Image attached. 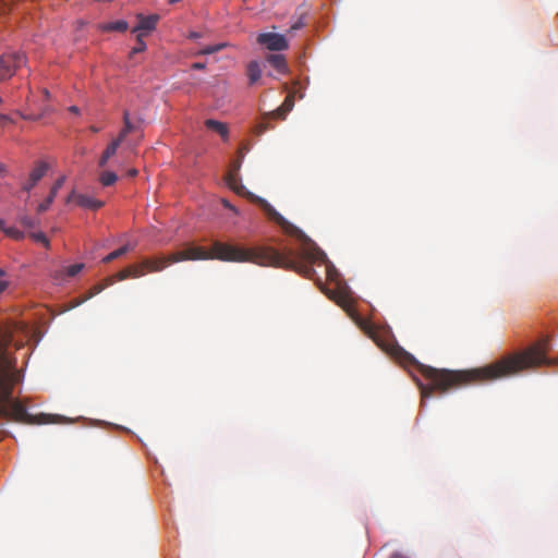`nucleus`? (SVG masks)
<instances>
[{
	"label": "nucleus",
	"instance_id": "nucleus-1",
	"mask_svg": "<svg viewBox=\"0 0 558 558\" xmlns=\"http://www.w3.org/2000/svg\"><path fill=\"white\" fill-rule=\"evenodd\" d=\"M350 315L351 322L378 347L391 354L401 365L415 367L429 381L428 385L418 383L423 400L430 398L434 391L446 393L462 386L484 384L542 365L554 366L558 364L557 359L547 357V353L550 351V341L548 338H543L521 352L502 356L482 367L465 371L438 369L420 363L404 349L391 343L385 329L357 313L352 299Z\"/></svg>",
	"mask_w": 558,
	"mask_h": 558
},
{
	"label": "nucleus",
	"instance_id": "nucleus-2",
	"mask_svg": "<svg viewBox=\"0 0 558 558\" xmlns=\"http://www.w3.org/2000/svg\"><path fill=\"white\" fill-rule=\"evenodd\" d=\"M241 162V159L232 160L229 166L225 175V181L229 189L235 194L244 196L257 204L269 220L277 223L287 234L298 240L299 248L298 252H295L296 256L322 270L326 281V294L349 315V290L345 283L341 281L338 270L327 259L326 254L302 230L290 223L266 199L246 190L239 177Z\"/></svg>",
	"mask_w": 558,
	"mask_h": 558
},
{
	"label": "nucleus",
	"instance_id": "nucleus-3",
	"mask_svg": "<svg viewBox=\"0 0 558 558\" xmlns=\"http://www.w3.org/2000/svg\"><path fill=\"white\" fill-rule=\"evenodd\" d=\"M161 258L166 260V267L182 260L219 259L234 263L250 262L260 266H274L293 270L319 283L323 281V276L317 272L316 266L299 258L291 248L284 252L266 246L245 248L215 241L209 251L202 246H189L182 251L161 256Z\"/></svg>",
	"mask_w": 558,
	"mask_h": 558
},
{
	"label": "nucleus",
	"instance_id": "nucleus-4",
	"mask_svg": "<svg viewBox=\"0 0 558 558\" xmlns=\"http://www.w3.org/2000/svg\"><path fill=\"white\" fill-rule=\"evenodd\" d=\"M19 380V374L13 363L5 356L0 357V417H7L21 423H29L26 408L12 399L13 386Z\"/></svg>",
	"mask_w": 558,
	"mask_h": 558
},
{
	"label": "nucleus",
	"instance_id": "nucleus-5",
	"mask_svg": "<svg viewBox=\"0 0 558 558\" xmlns=\"http://www.w3.org/2000/svg\"><path fill=\"white\" fill-rule=\"evenodd\" d=\"M166 268V260L161 256L144 258L138 264H133L117 272L113 278L122 281L129 278H141L148 272H159Z\"/></svg>",
	"mask_w": 558,
	"mask_h": 558
},
{
	"label": "nucleus",
	"instance_id": "nucleus-6",
	"mask_svg": "<svg viewBox=\"0 0 558 558\" xmlns=\"http://www.w3.org/2000/svg\"><path fill=\"white\" fill-rule=\"evenodd\" d=\"M25 63V57L19 52L3 53L0 58V82L10 78Z\"/></svg>",
	"mask_w": 558,
	"mask_h": 558
},
{
	"label": "nucleus",
	"instance_id": "nucleus-7",
	"mask_svg": "<svg viewBox=\"0 0 558 558\" xmlns=\"http://www.w3.org/2000/svg\"><path fill=\"white\" fill-rule=\"evenodd\" d=\"M256 41L270 51H283L289 48L286 37L277 33H260Z\"/></svg>",
	"mask_w": 558,
	"mask_h": 558
},
{
	"label": "nucleus",
	"instance_id": "nucleus-8",
	"mask_svg": "<svg viewBox=\"0 0 558 558\" xmlns=\"http://www.w3.org/2000/svg\"><path fill=\"white\" fill-rule=\"evenodd\" d=\"M72 201H75L80 207L90 210H97L105 205L100 199H96L86 194H77L74 191L66 197L65 203L69 204Z\"/></svg>",
	"mask_w": 558,
	"mask_h": 558
},
{
	"label": "nucleus",
	"instance_id": "nucleus-9",
	"mask_svg": "<svg viewBox=\"0 0 558 558\" xmlns=\"http://www.w3.org/2000/svg\"><path fill=\"white\" fill-rule=\"evenodd\" d=\"M158 20L159 16L155 14L148 16L138 15V24L133 27L132 33H143L145 36H147L149 32L155 29Z\"/></svg>",
	"mask_w": 558,
	"mask_h": 558
},
{
	"label": "nucleus",
	"instance_id": "nucleus-10",
	"mask_svg": "<svg viewBox=\"0 0 558 558\" xmlns=\"http://www.w3.org/2000/svg\"><path fill=\"white\" fill-rule=\"evenodd\" d=\"M64 181H65V178L64 177H60L53 183V185L51 186L49 195L47 196V198L38 205L37 213H39V214L45 213L50 207V205L52 204V202H53L54 197L57 196L59 190L64 184Z\"/></svg>",
	"mask_w": 558,
	"mask_h": 558
},
{
	"label": "nucleus",
	"instance_id": "nucleus-11",
	"mask_svg": "<svg viewBox=\"0 0 558 558\" xmlns=\"http://www.w3.org/2000/svg\"><path fill=\"white\" fill-rule=\"evenodd\" d=\"M123 123H124V126L123 129L120 131L118 137L123 142L125 140V137L130 134V133H133V132H138L141 131V121H137V122H132L131 119H130V113L129 111H124L123 113Z\"/></svg>",
	"mask_w": 558,
	"mask_h": 558
},
{
	"label": "nucleus",
	"instance_id": "nucleus-12",
	"mask_svg": "<svg viewBox=\"0 0 558 558\" xmlns=\"http://www.w3.org/2000/svg\"><path fill=\"white\" fill-rule=\"evenodd\" d=\"M96 28L100 32H118L123 33L129 28V24L124 20L108 22V23H99L96 25Z\"/></svg>",
	"mask_w": 558,
	"mask_h": 558
},
{
	"label": "nucleus",
	"instance_id": "nucleus-13",
	"mask_svg": "<svg viewBox=\"0 0 558 558\" xmlns=\"http://www.w3.org/2000/svg\"><path fill=\"white\" fill-rule=\"evenodd\" d=\"M266 60L278 73L284 74L288 72L287 60L282 54H268Z\"/></svg>",
	"mask_w": 558,
	"mask_h": 558
},
{
	"label": "nucleus",
	"instance_id": "nucleus-14",
	"mask_svg": "<svg viewBox=\"0 0 558 558\" xmlns=\"http://www.w3.org/2000/svg\"><path fill=\"white\" fill-rule=\"evenodd\" d=\"M205 126L211 131L218 133L223 141H228L229 138V128L226 123L220 122L214 119H207L205 121Z\"/></svg>",
	"mask_w": 558,
	"mask_h": 558
},
{
	"label": "nucleus",
	"instance_id": "nucleus-15",
	"mask_svg": "<svg viewBox=\"0 0 558 558\" xmlns=\"http://www.w3.org/2000/svg\"><path fill=\"white\" fill-rule=\"evenodd\" d=\"M246 75H247L250 85H254L260 80L262 70H260L259 63L257 61H251L246 65Z\"/></svg>",
	"mask_w": 558,
	"mask_h": 558
},
{
	"label": "nucleus",
	"instance_id": "nucleus-16",
	"mask_svg": "<svg viewBox=\"0 0 558 558\" xmlns=\"http://www.w3.org/2000/svg\"><path fill=\"white\" fill-rule=\"evenodd\" d=\"M114 278L113 276L112 277H108L105 279V281L102 283H97L95 286H93L89 291L84 295V300H89L92 299L93 296L97 295L98 293H100L105 288H107L108 286H111L114 283Z\"/></svg>",
	"mask_w": 558,
	"mask_h": 558
},
{
	"label": "nucleus",
	"instance_id": "nucleus-17",
	"mask_svg": "<svg viewBox=\"0 0 558 558\" xmlns=\"http://www.w3.org/2000/svg\"><path fill=\"white\" fill-rule=\"evenodd\" d=\"M48 165L46 162H38L36 167L29 173L31 181L37 183L47 172Z\"/></svg>",
	"mask_w": 558,
	"mask_h": 558
},
{
	"label": "nucleus",
	"instance_id": "nucleus-18",
	"mask_svg": "<svg viewBox=\"0 0 558 558\" xmlns=\"http://www.w3.org/2000/svg\"><path fill=\"white\" fill-rule=\"evenodd\" d=\"M133 248V246H131L130 244H125L123 246H121L120 248L109 253L107 256H105L102 258V262L108 264L121 256H123L124 254H126L129 251H131Z\"/></svg>",
	"mask_w": 558,
	"mask_h": 558
},
{
	"label": "nucleus",
	"instance_id": "nucleus-19",
	"mask_svg": "<svg viewBox=\"0 0 558 558\" xmlns=\"http://www.w3.org/2000/svg\"><path fill=\"white\" fill-rule=\"evenodd\" d=\"M117 180L118 177L112 171H104L99 177V181L104 186H110L114 184Z\"/></svg>",
	"mask_w": 558,
	"mask_h": 558
},
{
	"label": "nucleus",
	"instance_id": "nucleus-20",
	"mask_svg": "<svg viewBox=\"0 0 558 558\" xmlns=\"http://www.w3.org/2000/svg\"><path fill=\"white\" fill-rule=\"evenodd\" d=\"M145 35L143 33L136 34V45L131 50V56L143 52L146 49V43L144 41Z\"/></svg>",
	"mask_w": 558,
	"mask_h": 558
},
{
	"label": "nucleus",
	"instance_id": "nucleus-21",
	"mask_svg": "<svg viewBox=\"0 0 558 558\" xmlns=\"http://www.w3.org/2000/svg\"><path fill=\"white\" fill-rule=\"evenodd\" d=\"M121 143H122V141L117 136V138H114L110 144H108V146L106 147V149L104 150L102 154H105L106 156L111 158L113 155H116Z\"/></svg>",
	"mask_w": 558,
	"mask_h": 558
},
{
	"label": "nucleus",
	"instance_id": "nucleus-22",
	"mask_svg": "<svg viewBox=\"0 0 558 558\" xmlns=\"http://www.w3.org/2000/svg\"><path fill=\"white\" fill-rule=\"evenodd\" d=\"M3 232L9 238H11L13 240H16V241L23 240L24 236H25V233L23 231H20L16 228H13V227H10V228H5L4 227Z\"/></svg>",
	"mask_w": 558,
	"mask_h": 558
},
{
	"label": "nucleus",
	"instance_id": "nucleus-23",
	"mask_svg": "<svg viewBox=\"0 0 558 558\" xmlns=\"http://www.w3.org/2000/svg\"><path fill=\"white\" fill-rule=\"evenodd\" d=\"M287 114H288V111H286L282 108V106H280L277 109L272 110L271 112L266 113L265 118L284 120Z\"/></svg>",
	"mask_w": 558,
	"mask_h": 558
},
{
	"label": "nucleus",
	"instance_id": "nucleus-24",
	"mask_svg": "<svg viewBox=\"0 0 558 558\" xmlns=\"http://www.w3.org/2000/svg\"><path fill=\"white\" fill-rule=\"evenodd\" d=\"M29 236H31L34 241L41 243L46 248H49V247H50V242H49V240L47 239V236L45 235V233H43V232H32V233L29 234Z\"/></svg>",
	"mask_w": 558,
	"mask_h": 558
},
{
	"label": "nucleus",
	"instance_id": "nucleus-25",
	"mask_svg": "<svg viewBox=\"0 0 558 558\" xmlns=\"http://www.w3.org/2000/svg\"><path fill=\"white\" fill-rule=\"evenodd\" d=\"M84 268V264H74L64 268V271L68 277L76 276Z\"/></svg>",
	"mask_w": 558,
	"mask_h": 558
},
{
	"label": "nucleus",
	"instance_id": "nucleus-26",
	"mask_svg": "<svg viewBox=\"0 0 558 558\" xmlns=\"http://www.w3.org/2000/svg\"><path fill=\"white\" fill-rule=\"evenodd\" d=\"M281 106L286 111L290 112L294 106V95L288 94Z\"/></svg>",
	"mask_w": 558,
	"mask_h": 558
},
{
	"label": "nucleus",
	"instance_id": "nucleus-27",
	"mask_svg": "<svg viewBox=\"0 0 558 558\" xmlns=\"http://www.w3.org/2000/svg\"><path fill=\"white\" fill-rule=\"evenodd\" d=\"M20 222L22 226H24L26 228H34L38 223L37 220H35L34 218L28 217V216H22L20 218Z\"/></svg>",
	"mask_w": 558,
	"mask_h": 558
},
{
	"label": "nucleus",
	"instance_id": "nucleus-28",
	"mask_svg": "<svg viewBox=\"0 0 558 558\" xmlns=\"http://www.w3.org/2000/svg\"><path fill=\"white\" fill-rule=\"evenodd\" d=\"M268 119L269 118L264 117V120L256 126V133L258 135L263 134L264 132L272 128L270 123L267 121Z\"/></svg>",
	"mask_w": 558,
	"mask_h": 558
},
{
	"label": "nucleus",
	"instance_id": "nucleus-29",
	"mask_svg": "<svg viewBox=\"0 0 558 558\" xmlns=\"http://www.w3.org/2000/svg\"><path fill=\"white\" fill-rule=\"evenodd\" d=\"M12 341V336L9 331H3V335L0 336V349H4Z\"/></svg>",
	"mask_w": 558,
	"mask_h": 558
},
{
	"label": "nucleus",
	"instance_id": "nucleus-30",
	"mask_svg": "<svg viewBox=\"0 0 558 558\" xmlns=\"http://www.w3.org/2000/svg\"><path fill=\"white\" fill-rule=\"evenodd\" d=\"M222 47V45L207 46L199 51V54H211L219 51Z\"/></svg>",
	"mask_w": 558,
	"mask_h": 558
},
{
	"label": "nucleus",
	"instance_id": "nucleus-31",
	"mask_svg": "<svg viewBox=\"0 0 558 558\" xmlns=\"http://www.w3.org/2000/svg\"><path fill=\"white\" fill-rule=\"evenodd\" d=\"M109 159H110V158H109L108 156H106L105 154H102V155L100 156V158H99V162H98L99 167H105V166L107 165V162H108V160H109Z\"/></svg>",
	"mask_w": 558,
	"mask_h": 558
},
{
	"label": "nucleus",
	"instance_id": "nucleus-32",
	"mask_svg": "<svg viewBox=\"0 0 558 558\" xmlns=\"http://www.w3.org/2000/svg\"><path fill=\"white\" fill-rule=\"evenodd\" d=\"M37 183H33V181H31V177L28 178L27 182L24 184L23 189L25 191H31Z\"/></svg>",
	"mask_w": 558,
	"mask_h": 558
},
{
	"label": "nucleus",
	"instance_id": "nucleus-33",
	"mask_svg": "<svg viewBox=\"0 0 558 558\" xmlns=\"http://www.w3.org/2000/svg\"><path fill=\"white\" fill-rule=\"evenodd\" d=\"M205 66H206V64H205V63H203V62H195V63H193V64H192V66H191V68H192L193 70H204V69H205Z\"/></svg>",
	"mask_w": 558,
	"mask_h": 558
},
{
	"label": "nucleus",
	"instance_id": "nucleus-34",
	"mask_svg": "<svg viewBox=\"0 0 558 558\" xmlns=\"http://www.w3.org/2000/svg\"><path fill=\"white\" fill-rule=\"evenodd\" d=\"M87 300H84V296L81 298V299H76L73 301L72 305H71V308H74L76 306H80L81 304H83L84 302H86Z\"/></svg>",
	"mask_w": 558,
	"mask_h": 558
},
{
	"label": "nucleus",
	"instance_id": "nucleus-35",
	"mask_svg": "<svg viewBox=\"0 0 558 558\" xmlns=\"http://www.w3.org/2000/svg\"><path fill=\"white\" fill-rule=\"evenodd\" d=\"M222 204L226 208H229L231 209L232 211H234V214H238V209L235 207H233L227 199H223L222 201Z\"/></svg>",
	"mask_w": 558,
	"mask_h": 558
},
{
	"label": "nucleus",
	"instance_id": "nucleus-36",
	"mask_svg": "<svg viewBox=\"0 0 558 558\" xmlns=\"http://www.w3.org/2000/svg\"><path fill=\"white\" fill-rule=\"evenodd\" d=\"M389 558H409V557H408V556H405V555H403V554H401V553L396 551V553H392V554L389 556Z\"/></svg>",
	"mask_w": 558,
	"mask_h": 558
},
{
	"label": "nucleus",
	"instance_id": "nucleus-37",
	"mask_svg": "<svg viewBox=\"0 0 558 558\" xmlns=\"http://www.w3.org/2000/svg\"><path fill=\"white\" fill-rule=\"evenodd\" d=\"M69 111H71V112H73V113L77 114V113L80 112V109H78V107H76V106H71V107L69 108Z\"/></svg>",
	"mask_w": 558,
	"mask_h": 558
},
{
	"label": "nucleus",
	"instance_id": "nucleus-38",
	"mask_svg": "<svg viewBox=\"0 0 558 558\" xmlns=\"http://www.w3.org/2000/svg\"><path fill=\"white\" fill-rule=\"evenodd\" d=\"M9 121H10V118L8 116H4V114L0 113V123L9 122Z\"/></svg>",
	"mask_w": 558,
	"mask_h": 558
},
{
	"label": "nucleus",
	"instance_id": "nucleus-39",
	"mask_svg": "<svg viewBox=\"0 0 558 558\" xmlns=\"http://www.w3.org/2000/svg\"><path fill=\"white\" fill-rule=\"evenodd\" d=\"M128 175L129 177H136L137 175V170L136 169H130L128 171Z\"/></svg>",
	"mask_w": 558,
	"mask_h": 558
},
{
	"label": "nucleus",
	"instance_id": "nucleus-40",
	"mask_svg": "<svg viewBox=\"0 0 558 558\" xmlns=\"http://www.w3.org/2000/svg\"><path fill=\"white\" fill-rule=\"evenodd\" d=\"M199 37H201V34H199V33L192 32V33L190 34V38L197 39V38H199Z\"/></svg>",
	"mask_w": 558,
	"mask_h": 558
},
{
	"label": "nucleus",
	"instance_id": "nucleus-41",
	"mask_svg": "<svg viewBox=\"0 0 558 558\" xmlns=\"http://www.w3.org/2000/svg\"><path fill=\"white\" fill-rule=\"evenodd\" d=\"M5 288H7V282L0 281V293H2Z\"/></svg>",
	"mask_w": 558,
	"mask_h": 558
},
{
	"label": "nucleus",
	"instance_id": "nucleus-42",
	"mask_svg": "<svg viewBox=\"0 0 558 558\" xmlns=\"http://www.w3.org/2000/svg\"><path fill=\"white\" fill-rule=\"evenodd\" d=\"M90 131L94 132V133H98L100 131V128L98 126H95V125H92L90 128Z\"/></svg>",
	"mask_w": 558,
	"mask_h": 558
},
{
	"label": "nucleus",
	"instance_id": "nucleus-43",
	"mask_svg": "<svg viewBox=\"0 0 558 558\" xmlns=\"http://www.w3.org/2000/svg\"><path fill=\"white\" fill-rule=\"evenodd\" d=\"M4 227V220L0 218V230L3 231Z\"/></svg>",
	"mask_w": 558,
	"mask_h": 558
},
{
	"label": "nucleus",
	"instance_id": "nucleus-44",
	"mask_svg": "<svg viewBox=\"0 0 558 558\" xmlns=\"http://www.w3.org/2000/svg\"><path fill=\"white\" fill-rule=\"evenodd\" d=\"M4 276V271L0 269V278Z\"/></svg>",
	"mask_w": 558,
	"mask_h": 558
},
{
	"label": "nucleus",
	"instance_id": "nucleus-45",
	"mask_svg": "<svg viewBox=\"0 0 558 558\" xmlns=\"http://www.w3.org/2000/svg\"><path fill=\"white\" fill-rule=\"evenodd\" d=\"M2 170H3V167H2V165H0V172H1Z\"/></svg>",
	"mask_w": 558,
	"mask_h": 558
}]
</instances>
